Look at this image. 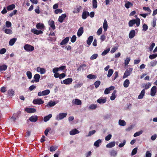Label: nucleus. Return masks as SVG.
Returning <instances> with one entry per match:
<instances>
[{"label": "nucleus", "instance_id": "1", "mask_svg": "<svg viewBox=\"0 0 157 157\" xmlns=\"http://www.w3.org/2000/svg\"><path fill=\"white\" fill-rule=\"evenodd\" d=\"M128 24L129 27H132L135 24L138 27L140 25V20L139 18H137L136 19H132L130 20Z\"/></svg>", "mask_w": 157, "mask_h": 157}, {"label": "nucleus", "instance_id": "2", "mask_svg": "<svg viewBox=\"0 0 157 157\" xmlns=\"http://www.w3.org/2000/svg\"><path fill=\"white\" fill-rule=\"evenodd\" d=\"M67 115L66 113H60L56 116V119L57 121L61 120L66 117Z\"/></svg>", "mask_w": 157, "mask_h": 157}, {"label": "nucleus", "instance_id": "3", "mask_svg": "<svg viewBox=\"0 0 157 157\" xmlns=\"http://www.w3.org/2000/svg\"><path fill=\"white\" fill-rule=\"evenodd\" d=\"M132 70L133 68H129V69H126L123 76V78H125L129 76L131 73Z\"/></svg>", "mask_w": 157, "mask_h": 157}, {"label": "nucleus", "instance_id": "4", "mask_svg": "<svg viewBox=\"0 0 157 157\" xmlns=\"http://www.w3.org/2000/svg\"><path fill=\"white\" fill-rule=\"evenodd\" d=\"M24 49L27 52H30L33 51L34 48V47L30 45L27 44L24 46Z\"/></svg>", "mask_w": 157, "mask_h": 157}, {"label": "nucleus", "instance_id": "5", "mask_svg": "<svg viewBox=\"0 0 157 157\" xmlns=\"http://www.w3.org/2000/svg\"><path fill=\"white\" fill-rule=\"evenodd\" d=\"M50 92V91L49 90H46L42 91V92H38V95L39 96H41L42 95H46L48 94Z\"/></svg>", "mask_w": 157, "mask_h": 157}, {"label": "nucleus", "instance_id": "6", "mask_svg": "<svg viewBox=\"0 0 157 157\" xmlns=\"http://www.w3.org/2000/svg\"><path fill=\"white\" fill-rule=\"evenodd\" d=\"M59 101H50L47 104V106L50 107L54 106Z\"/></svg>", "mask_w": 157, "mask_h": 157}, {"label": "nucleus", "instance_id": "7", "mask_svg": "<svg viewBox=\"0 0 157 157\" xmlns=\"http://www.w3.org/2000/svg\"><path fill=\"white\" fill-rule=\"evenodd\" d=\"M41 99H35L33 101V103L35 104L40 105L43 104L44 103Z\"/></svg>", "mask_w": 157, "mask_h": 157}, {"label": "nucleus", "instance_id": "8", "mask_svg": "<svg viewBox=\"0 0 157 157\" xmlns=\"http://www.w3.org/2000/svg\"><path fill=\"white\" fill-rule=\"evenodd\" d=\"M25 110L29 113H33L36 112V110L34 108H26L25 109Z\"/></svg>", "mask_w": 157, "mask_h": 157}, {"label": "nucleus", "instance_id": "9", "mask_svg": "<svg viewBox=\"0 0 157 157\" xmlns=\"http://www.w3.org/2000/svg\"><path fill=\"white\" fill-rule=\"evenodd\" d=\"M31 32L36 35H39L43 33V32L40 30H38L35 29H33L31 30Z\"/></svg>", "mask_w": 157, "mask_h": 157}, {"label": "nucleus", "instance_id": "10", "mask_svg": "<svg viewBox=\"0 0 157 157\" xmlns=\"http://www.w3.org/2000/svg\"><path fill=\"white\" fill-rule=\"evenodd\" d=\"M72 81V78H68L63 80V83L66 85L69 84L71 83Z\"/></svg>", "mask_w": 157, "mask_h": 157}, {"label": "nucleus", "instance_id": "11", "mask_svg": "<svg viewBox=\"0 0 157 157\" xmlns=\"http://www.w3.org/2000/svg\"><path fill=\"white\" fill-rule=\"evenodd\" d=\"M90 16L89 13L87 11H83L82 15V18L83 19H86L87 16Z\"/></svg>", "mask_w": 157, "mask_h": 157}, {"label": "nucleus", "instance_id": "12", "mask_svg": "<svg viewBox=\"0 0 157 157\" xmlns=\"http://www.w3.org/2000/svg\"><path fill=\"white\" fill-rule=\"evenodd\" d=\"M157 87L155 86H153L151 88V95L152 96H154L156 92Z\"/></svg>", "mask_w": 157, "mask_h": 157}, {"label": "nucleus", "instance_id": "13", "mask_svg": "<svg viewBox=\"0 0 157 157\" xmlns=\"http://www.w3.org/2000/svg\"><path fill=\"white\" fill-rule=\"evenodd\" d=\"M36 27L38 29L43 30L45 28V26L43 24L39 23L36 24Z\"/></svg>", "mask_w": 157, "mask_h": 157}, {"label": "nucleus", "instance_id": "14", "mask_svg": "<svg viewBox=\"0 0 157 157\" xmlns=\"http://www.w3.org/2000/svg\"><path fill=\"white\" fill-rule=\"evenodd\" d=\"M38 119V116L36 115L32 116L29 118V120L30 121L34 122H36Z\"/></svg>", "mask_w": 157, "mask_h": 157}, {"label": "nucleus", "instance_id": "15", "mask_svg": "<svg viewBox=\"0 0 157 157\" xmlns=\"http://www.w3.org/2000/svg\"><path fill=\"white\" fill-rule=\"evenodd\" d=\"M66 17L67 15L65 13L62 14L61 16L59 17L58 21L61 23H62Z\"/></svg>", "mask_w": 157, "mask_h": 157}, {"label": "nucleus", "instance_id": "16", "mask_svg": "<svg viewBox=\"0 0 157 157\" xmlns=\"http://www.w3.org/2000/svg\"><path fill=\"white\" fill-rule=\"evenodd\" d=\"M115 144H116V142L115 141H114L111 142L109 143H108V144H107L106 145V147L108 148H112V147H114L115 146Z\"/></svg>", "mask_w": 157, "mask_h": 157}, {"label": "nucleus", "instance_id": "17", "mask_svg": "<svg viewBox=\"0 0 157 157\" xmlns=\"http://www.w3.org/2000/svg\"><path fill=\"white\" fill-rule=\"evenodd\" d=\"M114 89V87L113 86H111L108 88H106L104 91V93L105 94H109L110 91L113 90Z\"/></svg>", "mask_w": 157, "mask_h": 157}, {"label": "nucleus", "instance_id": "18", "mask_svg": "<svg viewBox=\"0 0 157 157\" xmlns=\"http://www.w3.org/2000/svg\"><path fill=\"white\" fill-rule=\"evenodd\" d=\"M54 23V21L53 20H49L48 21L49 25L53 30L56 29V27Z\"/></svg>", "mask_w": 157, "mask_h": 157}, {"label": "nucleus", "instance_id": "19", "mask_svg": "<svg viewBox=\"0 0 157 157\" xmlns=\"http://www.w3.org/2000/svg\"><path fill=\"white\" fill-rule=\"evenodd\" d=\"M73 103L76 105H81L82 104L81 101L78 99H75L73 100Z\"/></svg>", "mask_w": 157, "mask_h": 157}, {"label": "nucleus", "instance_id": "20", "mask_svg": "<svg viewBox=\"0 0 157 157\" xmlns=\"http://www.w3.org/2000/svg\"><path fill=\"white\" fill-rule=\"evenodd\" d=\"M79 133L78 130L76 129H72L70 132V134L71 135H74L77 134H78Z\"/></svg>", "mask_w": 157, "mask_h": 157}, {"label": "nucleus", "instance_id": "21", "mask_svg": "<svg viewBox=\"0 0 157 157\" xmlns=\"http://www.w3.org/2000/svg\"><path fill=\"white\" fill-rule=\"evenodd\" d=\"M83 33V28L82 27H81L80 28L78 29L77 33V35L78 36H80Z\"/></svg>", "mask_w": 157, "mask_h": 157}, {"label": "nucleus", "instance_id": "22", "mask_svg": "<svg viewBox=\"0 0 157 157\" xmlns=\"http://www.w3.org/2000/svg\"><path fill=\"white\" fill-rule=\"evenodd\" d=\"M97 107V105L92 104L89 106L88 108L89 110H92L95 109Z\"/></svg>", "mask_w": 157, "mask_h": 157}, {"label": "nucleus", "instance_id": "23", "mask_svg": "<svg viewBox=\"0 0 157 157\" xmlns=\"http://www.w3.org/2000/svg\"><path fill=\"white\" fill-rule=\"evenodd\" d=\"M135 35V31L134 30H132L129 34V37L130 39L133 38Z\"/></svg>", "mask_w": 157, "mask_h": 157}, {"label": "nucleus", "instance_id": "24", "mask_svg": "<svg viewBox=\"0 0 157 157\" xmlns=\"http://www.w3.org/2000/svg\"><path fill=\"white\" fill-rule=\"evenodd\" d=\"M102 140L101 139H98L94 142V146L98 147L100 146V144L101 143Z\"/></svg>", "mask_w": 157, "mask_h": 157}, {"label": "nucleus", "instance_id": "25", "mask_svg": "<svg viewBox=\"0 0 157 157\" xmlns=\"http://www.w3.org/2000/svg\"><path fill=\"white\" fill-rule=\"evenodd\" d=\"M93 37L92 36H90L87 39L86 41L87 44L90 45L91 44L92 42L93 41Z\"/></svg>", "mask_w": 157, "mask_h": 157}, {"label": "nucleus", "instance_id": "26", "mask_svg": "<svg viewBox=\"0 0 157 157\" xmlns=\"http://www.w3.org/2000/svg\"><path fill=\"white\" fill-rule=\"evenodd\" d=\"M69 40V37H67L62 40L60 43L61 45L65 44L68 43Z\"/></svg>", "mask_w": 157, "mask_h": 157}, {"label": "nucleus", "instance_id": "27", "mask_svg": "<svg viewBox=\"0 0 157 157\" xmlns=\"http://www.w3.org/2000/svg\"><path fill=\"white\" fill-rule=\"evenodd\" d=\"M33 78L34 79H35V81H36V82H38L39 81L40 78V75L39 74H36L34 75Z\"/></svg>", "mask_w": 157, "mask_h": 157}, {"label": "nucleus", "instance_id": "28", "mask_svg": "<svg viewBox=\"0 0 157 157\" xmlns=\"http://www.w3.org/2000/svg\"><path fill=\"white\" fill-rule=\"evenodd\" d=\"M15 7L16 6L14 4H12L7 6L6 8L8 10L10 11L13 10L15 8Z\"/></svg>", "mask_w": 157, "mask_h": 157}, {"label": "nucleus", "instance_id": "29", "mask_svg": "<svg viewBox=\"0 0 157 157\" xmlns=\"http://www.w3.org/2000/svg\"><path fill=\"white\" fill-rule=\"evenodd\" d=\"M103 28L104 30L105 31L107 30L108 28V24L106 20L105 19L104 21L103 24Z\"/></svg>", "mask_w": 157, "mask_h": 157}, {"label": "nucleus", "instance_id": "30", "mask_svg": "<svg viewBox=\"0 0 157 157\" xmlns=\"http://www.w3.org/2000/svg\"><path fill=\"white\" fill-rule=\"evenodd\" d=\"M7 68V66L5 64L0 65V72L6 71Z\"/></svg>", "mask_w": 157, "mask_h": 157}, {"label": "nucleus", "instance_id": "31", "mask_svg": "<svg viewBox=\"0 0 157 157\" xmlns=\"http://www.w3.org/2000/svg\"><path fill=\"white\" fill-rule=\"evenodd\" d=\"M118 124L119 125L124 126L126 124V123L125 121L123 120L120 119L119 120Z\"/></svg>", "mask_w": 157, "mask_h": 157}, {"label": "nucleus", "instance_id": "32", "mask_svg": "<svg viewBox=\"0 0 157 157\" xmlns=\"http://www.w3.org/2000/svg\"><path fill=\"white\" fill-rule=\"evenodd\" d=\"M130 84V82L128 79H126L124 82L123 83L124 86L125 88L128 87Z\"/></svg>", "mask_w": 157, "mask_h": 157}, {"label": "nucleus", "instance_id": "33", "mask_svg": "<svg viewBox=\"0 0 157 157\" xmlns=\"http://www.w3.org/2000/svg\"><path fill=\"white\" fill-rule=\"evenodd\" d=\"M17 40V38H13L10 39L9 42V44L10 46L13 45Z\"/></svg>", "mask_w": 157, "mask_h": 157}, {"label": "nucleus", "instance_id": "34", "mask_svg": "<svg viewBox=\"0 0 157 157\" xmlns=\"http://www.w3.org/2000/svg\"><path fill=\"white\" fill-rule=\"evenodd\" d=\"M52 115L51 114H49L48 115L44 117V121L46 122L49 120L50 118L52 117Z\"/></svg>", "mask_w": 157, "mask_h": 157}, {"label": "nucleus", "instance_id": "35", "mask_svg": "<svg viewBox=\"0 0 157 157\" xmlns=\"http://www.w3.org/2000/svg\"><path fill=\"white\" fill-rule=\"evenodd\" d=\"M110 154L112 156L115 157L117 155V152L115 150H113L110 152Z\"/></svg>", "mask_w": 157, "mask_h": 157}, {"label": "nucleus", "instance_id": "36", "mask_svg": "<svg viewBox=\"0 0 157 157\" xmlns=\"http://www.w3.org/2000/svg\"><path fill=\"white\" fill-rule=\"evenodd\" d=\"M132 6V4L129 2H128L124 5L125 7L127 9H128L130 7Z\"/></svg>", "mask_w": 157, "mask_h": 157}, {"label": "nucleus", "instance_id": "37", "mask_svg": "<svg viewBox=\"0 0 157 157\" xmlns=\"http://www.w3.org/2000/svg\"><path fill=\"white\" fill-rule=\"evenodd\" d=\"M106 99H98L97 101L98 103L101 104V103H104L106 101Z\"/></svg>", "mask_w": 157, "mask_h": 157}, {"label": "nucleus", "instance_id": "38", "mask_svg": "<svg viewBox=\"0 0 157 157\" xmlns=\"http://www.w3.org/2000/svg\"><path fill=\"white\" fill-rule=\"evenodd\" d=\"M118 76V72L117 71H116L115 72L112 76V80L113 81L115 80L117 78Z\"/></svg>", "mask_w": 157, "mask_h": 157}, {"label": "nucleus", "instance_id": "39", "mask_svg": "<svg viewBox=\"0 0 157 157\" xmlns=\"http://www.w3.org/2000/svg\"><path fill=\"white\" fill-rule=\"evenodd\" d=\"M81 9V7L79 6L78 7L75 8L74 10L73 11L74 13H78L80 12V10Z\"/></svg>", "mask_w": 157, "mask_h": 157}, {"label": "nucleus", "instance_id": "40", "mask_svg": "<svg viewBox=\"0 0 157 157\" xmlns=\"http://www.w3.org/2000/svg\"><path fill=\"white\" fill-rule=\"evenodd\" d=\"M145 92V90L144 89L142 90L140 94L138 96V98H143Z\"/></svg>", "mask_w": 157, "mask_h": 157}, {"label": "nucleus", "instance_id": "41", "mask_svg": "<svg viewBox=\"0 0 157 157\" xmlns=\"http://www.w3.org/2000/svg\"><path fill=\"white\" fill-rule=\"evenodd\" d=\"M4 32L6 34L9 35L13 33L11 29H5Z\"/></svg>", "mask_w": 157, "mask_h": 157}, {"label": "nucleus", "instance_id": "42", "mask_svg": "<svg viewBox=\"0 0 157 157\" xmlns=\"http://www.w3.org/2000/svg\"><path fill=\"white\" fill-rule=\"evenodd\" d=\"M8 92V95L10 96H13L14 94V91L12 89L9 90Z\"/></svg>", "mask_w": 157, "mask_h": 157}, {"label": "nucleus", "instance_id": "43", "mask_svg": "<svg viewBox=\"0 0 157 157\" xmlns=\"http://www.w3.org/2000/svg\"><path fill=\"white\" fill-rule=\"evenodd\" d=\"M150 63L151 67H153L156 65L157 64V61L155 60H153L151 61Z\"/></svg>", "mask_w": 157, "mask_h": 157}, {"label": "nucleus", "instance_id": "44", "mask_svg": "<svg viewBox=\"0 0 157 157\" xmlns=\"http://www.w3.org/2000/svg\"><path fill=\"white\" fill-rule=\"evenodd\" d=\"M92 6L93 8H96L97 7V0H92Z\"/></svg>", "mask_w": 157, "mask_h": 157}, {"label": "nucleus", "instance_id": "45", "mask_svg": "<svg viewBox=\"0 0 157 157\" xmlns=\"http://www.w3.org/2000/svg\"><path fill=\"white\" fill-rule=\"evenodd\" d=\"M157 57V54H153L149 55V58L151 59H153Z\"/></svg>", "mask_w": 157, "mask_h": 157}, {"label": "nucleus", "instance_id": "46", "mask_svg": "<svg viewBox=\"0 0 157 157\" xmlns=\"http://www.w3.org/2000/svg\"><path fill=\"white\" fill-rule=\"evenodd\" d=\"M87 77L90 79H95L96 78V75H93L92 74H89L87 76Z\"/></svg>", "mask_w": 157, "mask_h": 157}, {"label": "nucleus", "instance_id": "47", "mask_svg": "<svg viewBox=\"0 0 157 157\" xmlns=\"http://www.w3.org/2000/svg\"><path fill=\"white\" fill-rule=\"evenodd\" d=\"M113 71L112 69H109L108 72L107 74V77H110L112 75L113 73Z\"/></svg>", "mask_w": 157, "mask_h": 157}, {"label": "nucleus", "instance_id": "48", "mask_svg": "<svg viewBox=\"0 0 157 157\" xmlns=\"http://www.w3.org/2000/svg\"><path fill=\"white\" fill-rule=\"evenodd\" d=\"M96 132V131L95 130H93L90 131L89 132L88 134L86 135V137L90 136L92 135H94Z\"/></svg>", "mask_w": 157, "mask_h": 157}, {"label": "nucleus", "instance_id": "49", "mask_svg": "<svg viewBox=\"0 0 157 157\" xmlns=\"http://www.w3.org/2000/svg\"><path fill=\"white\" fill-rule=\"evenodd\" d=\"M110 50L109 48H108L106 50H104L101 53V55L103 56H104L107 54Z\"/></svg>", "mask_w": 157, "mask_h": 157}, {"label": "nucleus", "instance_id": "50", "mask_svg": "<svg viewBox=\"0 0 157 157\" xmlns=\"http://www.w3.org/2000/svg\"><path fill=\"white\" fill-rule=\"evenodd\" d=\"M143 131L142 130H140V131L138 132H136L134 134L133 136L134 137H136L137 136H140V135L141 134L143 133Z\"/></svg>", "mask_w": 157, "mask_h": 157}, {"label": "nucleus", "instance_id": "51", "mask_svg": "<svg viewBox=\"0 0 157 157\" xmlns=\"http://www.w3.org/2000/svg\"><path fill=\"white\" fill-rule=\"evenodd\" d=\"M26 75L28 78L29 79H31L32 77V73L29 71H28L26 72Z\"/></svg>", "mask_w": 157, "mask_h": 157}, {"label": "nucleus", "instance_id": "52", "mask_svg": "<svg viewBox=\"0 0 157 157\" xmlns=\"http://www.w3.org/2000/svg\"><path fill=\"white\" fill-rule=\"evenodd\" d=\"M101 84V82L100 81L98 80L96 81L94 83L95 88H97Z\"/></svg>", "mask_w": 157, "mask_h": 157}, {"label": "nucleus", "instance_id": "53", "mask_svg": "<svg viewBox=\"0 0 157 157\" xmlns=\"http://www.w3.org/2000/svg\"><path fill=\"white\" fill-rule=\"evenodd\" d=\"M98 54H93L90 57L91 60H94L96 59L98 57Z\"/></svg>", "mask_w": 157, "mask_h": 157}, {"label": "nucleus", "instance_id": "54", "mask_svg": "<svg viewBox=\"0 0 157 157\" xmlns=\"http://www.w3.org/2000/svg\"><path fill=\"white\" fill-rule=\"evenodd\" d=\"M57 147L56 146H54L51 147L50 148V151H53L57 149Z\"/></svg>", "mask_w": 157, "mask_h": 157}, {"label": "nucleus", "instance_id": "55", "mask_svg": "<svg viewBox=\"0 0 157 157\" xmlns=\"http://www.w3.org/2000/svg\"><path fill=\"white\" fill-rule=\"evenodd\" d=\"M118 46L115 47H113L111 51L110 52L112 53H114L118 49Z\"/></svg>", "mask_w": 157, "mask_h": 157}, {"label": "nucleus", "instance_id": "56", "mask_svg": "<svg viewBox=\"0 0 157 157\" xmlns=\"http://www.w3.org/2000/svg\"><path fill=\"white\" fill-rule=\"evenodd\" d=\"M6 90V87L5 86H4L2 87L0 90L1 92L3 93H5Z\"/></svg>", "mask_w": 157, "mask_h": 157}, {"label": "nucleus", "instance_id": "57", "mask_svg": "<svg viewBox=\"0 0 157 157\" xmlns=\"http://www.w3.org/2000/svg\"><path fill=\"white\" fill-rule=\"evenodd\" d=\"M76 36L75 35H74L72 37L71 40V41L72 43H74L76 41Z\"/></svg>", "mask_w": 157, "mask_h": 157}, {"label": "nucleus", "instance_id": "58", "mask_svg": "<svg viewBox=\"0 0 157 157\" xmlns=\"http://www.w3.org/2000/svg\"><path fill=\"white\" fill-rule=\"evenodd\" d=\"M126 143V141L125 140H124L123 141V142L122 143H120L119 144V147L120 148L123 147L125 144Z\"/></svg>", "mask_w": 157, "mask_h": 157}, {"label": "nucleus", "instance_id": "59", "mask_svg": "<svg viewBox=\"0 0 157 157\" xmlns=\"http://www.w3.org/2000/svg\"><path fill=\"white\" fill-rule=\"evenodd\" d=\"M143 9L144 10L149 12L148 13H150V14L151 10L149 7L144 6L143 7Z\"/></svg>", "mask_w": 157, "mask_h": 157}, {"label": "nucleus", "instance_id": "60", "mask_svg": "<svg viewBox=\"0 0 157 157\" xmlns=\"http://www.w3.org/2000/svg\"><path fill=\"white\" fill-rule=\"evenodd\" d=\"M63 12V10H62L59 9H56L55 11L54 12L56 14H58V13H61Z\"/></svg>", "mask_w": 157, "mask_h": 157}, {"label": "nucleus", "instance_id": "61", "mask_svg": "<svg viewBox=\"0 0 157 157\" xmlns=\"http://www.w3.org/2000/svg\"><path fill=\"white\" fill-rule=\"evenodd\" d=\"M11 25L12 24L10 21H7L6 22V25L7 27H11Z\"/></svg>", "mask_w": 157, "mask_h": 157}, {"label": "nucleus", "instance_id": "62", "mask_svg": "<svg viewBox=\"0 0 157 157\" xmlns=\"http://www.w3.org/2000/svg\"><path fill=\"white\" fill-rule=\"evenodd\" d=\"M143 30L144 31H146L148 29V27L146 24H144L143 25Z\"/></svg>", "mask_w": 157, "mask_h": 157}, {"label": "nucleus", "instance_id": "63", "mask_svg": "<svg viewBox=\"0 0 157 157\" xmlns=\"http://www.w3.org/2000/svg\"><path fill=\"white\" fill-rule=\"evenodd\" d=\"M137 148L136 147L134 148L132 151V152L131 155H135L137 152Z\"/></svg>", "mask_w": 157, "mask_h": 157}, {"label": "nucleus", "instance_id": "64", "mask_svg": "<svg viewBox=\"0 0 157 157\" xmlns=\"http://www.w3.org/2000/svg\"><path fill=\"white\" fill-rule=\"evenodd\" d=\"M91 151H89L86 153L85 155L86 157H90L91 156Z\"/></svg>", "mask_w": 157, "mask_h": 157}]
</instances>
